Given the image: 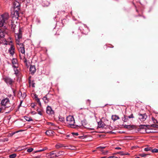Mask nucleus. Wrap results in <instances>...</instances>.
Masks as SVG:
<instances>
[{"mask_svg": "<svg viewBox=\"0 0 158 158\" xmlns=\"http://www.w3.org/2000/svg\"><path fill=\"white\" fill-rule=\"evenodd\" d=\"M15 37L17 47L19 52L22 55H25V50L24 46L23 44L21 43L22 35L21 32L19 31L18 33L16 34Z\"/></svg>", "mask_w": 158, "mask_h": 158, "instance_id": "f257e3e1", "label": "nucleus"}, {"mask_svg": "<svg viewBox=\"0 0 158 158\" xmlns=\"http://www.w3.org/2000/svg\"><path fill=\"white\" fill-rule=\"evenodd\" d=\"M66 122L67 124L69 125V126L71 128H76L81 126V125L74 124L75 120L73 116L72 115H69L67 117Z\"/></svg>", "mask_w": 158, "mask_h": 158, "instance_id": "f03ea898", "label": "nucleus"}, {"mask_svg": "<svg viewBox=\"0 0 158 158\" xmlns=\"http://www.w3.org/2000/svg\"><path fill=\"white\" fill-rule=\"evenodd\" d=\"M9 17V15L7 13H5L1 15L0 17V27H2L6 23Z\"/></svg>", "mask_w": 158, "mask_h": 158, "instance_id": "7ed1b4c3", "label": "nucleus"}, {"mask_svg": "<svg viewBox=\"0 0 158 158\" xmlns=\"http://www.w3.org/2000/svg\"><path fill=\"white\" fill-rule=\"evenodd\" d=\"M1 106L5 108H8L11 105L9 99L8 98L3 99L1 102Z\"/></svg>", "mask_w": 158, "mask_h": 158, "instance_id": "20e7f679", "label": "nucleus"}, {"mask_svg": "<svg viewBox=\"0 0 158 158\" xmlns=\"http://www.w3.org/2000/svg\"><path fill=\"white\" fill-rule=\"evenodd\" d=\"M48 158H53L58 157L57 156V152L56 151L52 152L47 155Z\"/></svg>", "mask_w": 158, "mask_h": 158, "instance_id": "39448f33", "label": "nucleus"}, {"mask_svg": "<svg viewBox=\"0 0 158 158\" xmlns=\"http://www.w3.org/2000/svg\"><path fill=\"white\" fill-rule=\"evenodd\" d=\"M46 113L47 114L50 115L53 114L54 113V112L52 109L51 106H48L46 108Z\"/></svg>", "mask_w": 158, "mask_h": 158, "instance_id": "423d86ee", "label": "nucleus"}, {"mask_svg": "<svg viewBox=\"0 0 158 158\" xmlns=\"http://www.w3.org/2000/svg\"><path fill=\"white\" fill-rule=\"evenodd\" d=\"M17 1L15 2L14 3V10H20V3Z\"/></svg>", "mask_w": 158, "mask_h": 158, "instance_id": "0eeeda50", "label": "nucleus"}, {"mask_svg": "<svg viewBox=\"0 0 158 158\" xmlns=\"http://www.w3.org/2000/svg\"><path fill=\"white\" fill-rule=\"evenodd\" d=\"M139 119L142 121H144L147 118V115L146 114H139Z\"/></svg>", "mask_w": 158, "mask_h": 158, "instance_id": "6e6552de", "label": "nucleus"}, {"mask_svg": "<svg viewBox=\"0 0 158 158\" xmlns=\"http://www.w3.org/2000/svg\"><path fill=\"white\" fill-rule=\"evenodd\" d=\"M19 10H14V14L12 16V18L15 19H17L19 16Z\"/></svg>", "mask_w": 158, "mask_h": 158, "instance_id": "1a4fd4ad", "label": "nucleus"}, {"mask_svg": "<svg viewBox=\"0 0 158 158\" xmlns=\"http://www.w3.org/2000/svg\"><path fill=\"white\" fill-rule=\"evenodd\" d=\"M5 82L7 84L11 85L14 82V80L9 77H6L5 79Z\"/></svg>", "mask_w": 158, "mask_h": 158, "instance_id": "9d476101", "label": "nucleus"}, {"mask_svg": "<svg viewBox=\"0 0 158 158\" xmlns=\"http://www.w3.org/2000/svg\"><path fill=\"white\" fill-rule=\"evenodd\" d=\"M15 47L13 45H11L9 49V52L10 54L13 55L15 53Z\"/></svg>", "mask_w": 158, "mask_h": 158, "instance_id": "9b49d317", "label": "nucleus"}, {"mask_svg": "<svg viewBox=\"0 0 158 158\" xmlns=\"http://www.w3.org/2000/svg\"><path fill=\"white\" fill-rule=\"evenodd\" d=\"M35 67L34 65H31L30 67V71L31 73H34L35 72Z\"/></svg>", "mask_w": 158, "mask_h": 158, "instance_id": "f8f14e48", "label": "nucleus"}, {"mask_svg": "<svg viewBox=\"0 0 158 158\" xmlns=\"http://www.w3.org/2000/svg\"><path fill=\"white\" fill-rule=\"evenodd\" d=\"M17 60L16 59H13L12 60V63L13 64V67L16 68L18 67Z\"/></svg>", "mask_w": 158, "mask_h": 158, "instance_id": "ddd939ff", "label": "nucleus"}, {"mask_svg": "<svg viewBox=\"0 0 158 158\" xmlns=\"http://www.w3.org/2000/svg\"><path fill=\"white\" fill-rule=\"evenodd\" d=\"M98 127H104L105 126V124L102 120L98 122Z\"/></svg>", "mask_w": 158, "mask_h": 158, "instance_id": "4468645a", "label": "nucleus"}, {"mask_svg": "<svg viewBox=\"0 0 158 158\" xmlns=\"http://www.w3.org/2000/svg\"><path fill=\"white\" fill-rule=\"evenodd\" d=\"M54 133V131L51 130H47L45 132L46 134L48 136H52Z\"/></svg>", "mask_w": 158, "mask_h": 158, "instance_id": "2eb2a0df", "label": "nucleus"}, {"mask_svg": "<svg viewBox=\"0 0 158 158\" xmlns=\"http://www.w3.org/2000/svg\"><path fill=\"white\" fill-rule=\"evenodd\" d=\"M65 146L63 144L58 143L55 145V147L56 149H59L60 148L64 147Z\"/></svg>", "mask_w": 158, "mask_h": 158, "instance_id": "dca6fc26", "label": "nucleus"}, {"mask_svg": "<svg viewBox=\"0 0 158 158\" xmlns=\"http://www.w3.org/2000/svg\"><path fill=\"white\" fill-rule=\"evenodd\" d=\"M112 119L114 121H115L117 119H118L119 118L118 116L116 115H112Z\"/></svg>", "mask_w": 158, "mask_h": 158, "instance_id": "f3484780", "label": "nucleus"}, {"mask_svg": "<svg viewBox=\"0 0 158 158\" xmlns=\"http://www.w3.org/2000/svg\"><path fill=\"white\" fill-rule=\"evenodd\" d=\"M37 111L38 112V114L40 115H43V109H38L37 110Z\"/></svg>", "mask_w": 158, "mask_h": 158, "instance_id": "a211bd4d", "label": "nucleus"}, {"mask_svg": "<svg viewBox=\"0 0 158 158\" xmlns=\"http://www.w3.org/2000/svg\"><path fill=\"white\" fill-rule=\"evenodd\" d=\"M5 35V32L3 30L0 29V38H2Z\"/></svg>", "mask_w": 158, "mask_h": 158, "instance_id": "6ab92c4d", "label": "nucleus"}, {"mask_svg": "<svg viewBox=\"0 0 158 158\" xmlns=\"http://www.w3.org/2000/svg\"><path fill=\"white\" fill-rule=\"evenodd\" d=\"M43 99L45 103H47L49 101V98L46 96L44 97Z\"/></svg>", "mask_w": 158, "mask_h": 158, "instance_id": "aec40b11", "label": "nucleus"}, {"mask_svg": "<svg viewBox=\"0 0 158 158\" xmlns=\"http://www.w3.org/2000/svg\"><path fill=\"white\" fill-rule=\"evenodd\" d=\"M24 118L26 121H33V120L31 118V117H27V116H25L24 117Z\"/></svg>", "mask_w": 158, "mask_h": 158, "instance_id": "412c9836", "label": "nucleus"}, {"mask_svg": "<svg viewBox=\"0 0 158 158\" xmlns=\"http://www.w3.org/2000/svg\"><path fill=\"white\" fill-rule=\"evenodd\" d=\"M19 56L20 57V58L21 59H23V62L25 63L27 62V61L26 58H25V56H21V55L20 54H19Z\"/></svg>", "mask_w": 158, "mask_h": 158, "instance_id": "4be33fe9", "label": "nucleus"}, {"mask_svg": "<svg viewBox=\"0 0 158 158\" xmlns=\"http://www.w3.org/2000/svg\"><path fill=\"white\" fill-rule=\"evenodd\" d=\"M35 98L36 102L38 103V104H39L40 106L41 107V104L40 101V99L37 97L36 96H35Z\"/></svg>", "mask_w": 158, "mask_h": 158, "instance_id": "5701e85b", "label": "nucleus"}, {"mask_svg": "<svg viewBox=\"0 0 158 158\" xmlns=\"http://www.w3.org/2000/svg\"><path fill=\"white\" fill-rule=\"evenodd\" d=\"M64 154V152L63 151H60L57 152V156L58 157L60 156L63 155Z\"/></svg>", "mask_w": 158, "mask_h": 158, "instance_id": "b1692460", "label": "nucleus"}, {"mask_svg": "<svg viewBox=\"0 0 158 158\" xmlns=\"http://www.w3.org/2000/svg\"><path fill=\"white\" fill-rule=\"evenodd\" d=\"M128 117H127V116L124 115L123 117L122 118V119L123 121L124 122H127L128 120Z\"/></svg>", "mask_w": 158, "mask_h": 158, "instance_id": "393cba45", "label": "nucleus"}, {"mask_svg": "<svg viewBox=\"0 0 158 158\" xmlns=\"http://www.w3.org/2000/svg\"><path fill=\"white\" fill-rule=\"evenodd\" d=\"M81 122L82 123V125L84 126H85L87 123V122L85 120H83L81 121Z\"/></svg>", "mask_w": 158, "mask_h": 158, "instance_id": "a878e982", "label": "nucleus"}, {"mask_svg": "<svg viewBox=\"0 0 158 158\" xmlns=\"http://www.w3.org/2000/svg\"><path fill=\"white\" fill-rule=\"evenodd\" d=\"M16 156V154L15 153H13L9 155L10 158H15Z\"/></svg>", "mask_w": 158, "mask_h": 158, "instance_id": "bb28decb", "label": "nucleus"}, {"mask_svg": "<svg viewBox=\"0 0 158 158\" xmlns=\"http://www.w3.org/2000/svg\"><path fill=\"white\" fill-rule=\"evenodd\" d=\"M152 148L151 147H146L144 149V150L145 151H152Z\"/></svg>", "mask_w": 158, "mask_h": 158, "instance_id": "cd10ccee", "label": "nucleus"}, {"mask_svg": "<svg viewBox=\"0 0 158 158\" xmlns=\"http://www.w3.org/2000/svg\"><path fill=\"white\" fill-rule=\"evenodd\" d=\"M47 149V148L46 147H45L42 149L36 151H35V152H42V151L46 150Z\"/></svg>", "mask_w": 158, "mask_h": 158, "instance_id": "c85d7f7f", "label": "nucleus"}, {"mask_svg": "<svg viewBox=\"0 0 158 158\" xmlns=\"http://www.w3.org/2000/svg\"><path fill=\"white\" fill-rule=\"evenodd\" d=\"M148 155V154H145L144 153H142L140 154L139 155L142 157H145L147 155Z\"/></svg>", "mask_w": 158, "mask_h": 158, "instance_id": "c756f323", "label": "nucleus"}, {"mask_svg": "<svg viewBox=\"0 0 158 158\" xmlns=\"http://www.w3.org/2000/svg\"><path fill=\"white\" fill-rule=\"evenodd\" d=\"M44 2L46 6H48L50 4V2H48V1L47 0L44 1Z\"/></svg>", "mask_w": 158, "mask_h": 158, "instance_id": "7c9ffc66", "label": "nucleus"}, {"mask_svg": "<svg viewBox=\"0 0 158 158\" xmlns=\"http://www.w3.org/2000/svg\"><path fill=\"white\" fill-rule=\"evenodd\" d=\"M151 152L153 153H157L158 152V149L154 148L153 149H152Z\"/></svg>", "mask_w": 158, "mask_h": 158, "instance_id": "2f4dec72", "label": "nucleus"}, {"mask_svg": "<svg viewBox=\"0 0 158 158\" xmlns=\"http://www.w3.org/2000/svg\"><path fill=\"white\" fill-rule=\"evenodd\" d=\"M33 150V149L32 148H31L27 149V152H32Z\"/></svg>", "mask_w": 158, "mask_h": 158, "instance_id": "473e14b6", "label": "nucleus"}, {"mask_svg": "<svg viewBox=\"0 0 158 158\" xmlns=\"http://www.w3.org/2000/svg\"><path fill=\"white\" fill-rule=\"evenodd\" d=\"M29 85L30 86H31L33 87H35V83H31V82H29Z\"/></svg>", "mask_w": 158, "mask_h": 158, "instance_id": "72a5a7b5", "label": "nucleus"}, {"mask_svg": "<svg viewBox=\"0 0 158 158\" xmlns=\"http://www.w3.org/2000/svg\"><path fill=\"white\" fill-rule=\"evenodd\" d=\"M128 117L129 118H134V117L133 116V114H131L130 115L128 116Z\"/></svg>", "mask_w": 158, "mask_h": 158, "instance_id": "f704fd0d", "label": "nucleus"}, {"mask_svg": "<svg viewBox=\"0 0 158 158\" xmlns=\"http://www.w3.org/2000/svg\"><path fill=\"white\" fill-rule=\"evenodd\" d=\"M72 134L73 136H77L78 135V133H74L73 132L72 133Z\"/></svg>", "mask_w": 158, "mask_h": 158, "instance_id": "c9c22d12", "label": "nucleus"}, {"mask_svg": "<svg viewBox=\"0 0 158 158\" xmlns=\"http://www.w3.org/2000/svg\"><path fill=\"white\" fill-rule=\"evenodd\" d=\"M26 96V94L24 93H23V95L22 96V98L23 99Z\"/></svg>", "mask_w": 158, "mask_h": 158, "instance_id": "e433bc0d", "label": "nucleus"}, {"mask_svg": "<svg viewBox=\"0 0 158 158\" xmlns=\"http://www.w3.org/2000/svg\"><path fill=\"white\" fill-rule=\"evenodd\" d=\"M124 127L126 128H129L131 127L130 125H125L124 126Z\"/></svg>", "mask_w": 158, "mask_h": 158, "instance_id": "4c0bfd02", "label": "nucleus"}, {"mask_svg": "<svg viewBox=\"0 0 158 158\" xmlns=\"http://www.w3.org/2000/svg\"><path fill=\"white\" fill-rule=\"evenodd\" d=\"M15 133H11V134H10L8 135V136H12Z\"/></svg>", "mask_w": 158, "mask_h": 158, "instance_id": "58836bf2", "label": "nucleus"}, {"mask_svg": "<svg viewBox=\"0 0 158 158\" xmlns=\"http://www.w3.org/2000/svg\"><path fill=\"white\" fill-rule=\"evenodd\" d=\"M108 158H118L117 157L114 156H110L108 157Z\"/></svg>", "mask_w": 158, "mask_h": 158, "instance_id": "ea45409f", "label": "nucleus"}, {"mask_svg": "<svg viewBox=\"0 0 158 158\" xmlns=\"http://www.w3.org/2000/svg\"><path fill=\"white\" fill-rule=\"evenodd\" d=\"M25 64L26 65V66H29L30 65L29 63H28L27 62L25 63Z\"/></svg>", "mask_w": 158, "mask_h": 158, "instance_id": "a19ab883", "label": "nucleus"}, {"mask_svg": "<svg viewBox=\"0 0 158 158\" xmlns=\"http://www.w3.org/2000/svg\"><path fill=\"white\" fill-rule=\"evenodd\" d=\"M31 113L32 114H33V115L35 114H36V113L34 111H32Z\"/></svg>", "mask_w": 158, "mask_h": 158, "instance_id": "79ce46f5", "label": "nucleus"}, {"mask_svg": "<svg viewBox=\"0 0 158 158\" xmlns=\"http://www.w3.org/2000/svg\"><path fill=\"white\" fill-rule=\"evenodd\" d=\"M105 148V147H102V146H100L99 147V148H101L102 149L104 148Z\"/></svg>", "mask_w": 158, "mask_h": 158, "instance_id": "37998d69", "label": "nucleus"}, {"mask_svg": "<svg viewBox=\"0 0 158 158\" xmlns=\"http://www.w3.org/2000/svg\"><path fill=\"white\" fill-rule=\"evenodd\" d=\"M40 156H35L34 158H40Z\"/></svg>", "mask_w": 158, "mask_h": 158, "instance_id": "c03bdc74", "label": "nucleus"}, {"mask_svg": "<svg viewBox=\"0 0 158 158\" xmlns=\"http://www.w3.org/2000/svg\"><path fill=\"white\" fill-rule=\"evenodd\" d=\"M61 119H60V120L62 122H63V121H64V118H61Z\"/></svg>", "mask_w": 158, "mask_h": 158, "instance_id": "a18cd8bd", "label": "nucleus"}, {"mask_svg": "<svg viewBox=\"0 0 158 158\" xmlns=\"http://www.w3.org/2000/svg\"><path fill=\"white\" fill-rule=\"evenodd\" d=\"M2 107H0V113L1 112L2 110Z\"/></svg>", "mask_w": 158, "mask_h": 158, "instance_id": "49530a36", "label": "nucleus"}, {"mask_svg": "<svg viewBox=\"0 0 158 158\" xmlns=\"http://www.w3.org/2000/svg\"><path fill=\"white\" fill-rule=\"evenodd\" d=\"M115 149H121V148L119 147H116L115 148Z\"/></svg>", "mask_w": 158, "mask_h": 158, "instance_id": "de8ad7c7", "label": "nucleus"}, {"mask_svg": "<svg viewBox=\"0 0 158 158\" xmlns=\"http://www.w3.org/2000/svg\"><path fill=\"white\" fill-rule=\"evenodd\" d=\"M19 95H22V93L21 92H20L19 93Z\"/></svg>", "mask_w": 158, "mask_h": 158, "instance_id": "09e8293b", "label": "nucleus"}, {"mask_svg": "<svg viewBox=\"0 0 158 158\" xmlns=\"http://www.w3.org/2000/svg\"><path fill=\"white\" fill-rule=\"evenodd\" d=\"M87 102H88L89 103V104H90V101L89 100H87Z\"/></svg>", "mask_w": 158, "mask_h": 158, "instance_id": "8fccbe9b", "label": "nucleus"}, {"mask_svg": "<svg viewBox=\"0 0 158 158\" xmlns=\"http://www.w3.org/2000/svg\"><path fill=\"white\" fill-rule=\"evenodd\" d=\"M80 35H77V38L78 39H79L80 38Z\"/></svg>", "mask_w": 158, "mask_h": 158, "instance_id": "3c124183", "label": "nucleus"}, {"mask_svg": "<svg viewBox=\"0 0 158 158\" xmlns=\"http://www.w3.org/2000/svg\"><path fill=\"white\" fill-rule=\"evenodd\" d=\"M49 124H50L51 125H53V123H49Z\"/></svg>", "mask_w": 158, "mask_h": 158, "instance_id": "603ef678", "label": "nucleus"}, {"mask_svg": "<svg viewBox=\"0 0 158 158\" xmlns=\"http://www.w3.org/2000/svg\"><path fill=\"white\" fill-rule=\"evenodd\" d=\"M129 154L128 153H126V154H124L123 155H128Z\"/></svg>", "mask_w": 158, "mask_h": 158, "instance_id": "864d4df0", "label": "nucleus"}, {"mask_svg": "<svg viewBox=\"0 0 158 158\" xmlns=\"http://www.w3.org/2000/svg\"><path fill=\"white\" fill-rule=\"evenodd\" d=\"M83 136H79L78 138H83Z\"/></svg>", "mask_w": 158, "mask_h": 158, "instance_id": "5fc2aeb1", "label": "nucleus"}, {"mask_svg": "<svg viewBox=\"0 0 158 158\" xmlns=\"http://www.w3.org/2000/svg\"><path fill=\"white\" fill-rule=\"evenodd\" d=\"M69 135H67L66 136V137H67V138L69 137Z\"/></svg>", "mask_w": 158, "mask_h": 158, "instance_id": "6e6d98bb", "label": "nucleus"}, {"mask_svg": "<svg viewBox=\"0 0 158 158\" xmlns=\"http://www.w3.org/2000/svg\"><path fill=\"white\" fill-rule=\"evenodd\" d=\"M15 26H14V25H12V27H13V28H14L15 27Z\"/></svg>", "mask_w": 158, "mask_h": 158, "instance_id": "4d7b16f0", "label": "nucleus"}, {"mask_svg": "<svg viewBox=\"0 0 158 158\" xmlns=\"http://www.w3.org/2000/svg\"><path fill=\"white\" fill-rule=\"evenodd\" d=\"M5 140H6V141H7L8 140V139H5Z\"/></svg>", "mask_w": 158, "mask_h": 158, "instance_id": "13d9d810", "label": "nucleus"}, {"mask_svg": "<svg viewBox=\"0 0 158 158\" xmlns=\"http://www.w3.org/2000/svg\"><path fill=\"white\" fill-rule=\"evenodd\" d=\"M79 34H80V35H81V32H80V33H79Z\"/></svg>", "mask_w": 158, "mask_h": 158, "instance_id": "bf43d9fd", "label": "nucleus"}, {"mask_svg": "<svg viewBox=\"0 0 158 158\" xmlns=\"http://www.w3.org/2000/svg\"><path fill=\"white\" fill-rule=\"evenodd\" d=\"M22 103V101L21 102L20 104Z\"/></svg>", "mask_w": 158, "mask_h": 158, "instance_id": "052dcab7", "label": "nucleus"}]
</instances>
